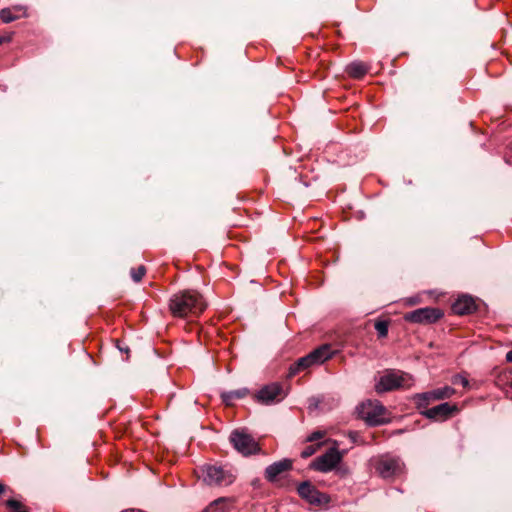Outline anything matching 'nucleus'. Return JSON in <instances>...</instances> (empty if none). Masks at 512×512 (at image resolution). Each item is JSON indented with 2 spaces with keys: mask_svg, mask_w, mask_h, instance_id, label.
I'll return each mask as SVG.
<instances>
[{
  "mask_svg": "<svg viewBox=\"0 0 512 512\" xmlns=\"http://www.w3.org/2000/svg\"><path fill=\"white\" fill-rule=\"evenodd\" d=\"M386 408L378 400H368L359 407V415L369 426H379L384 424Z\"/></svg>",
  "mask_w": 512,
  "mask_h": 512,
  "instance_id": "nucleus-5",
  "label": "nucleus"
},
{
  "mask_svg": "<svg viewBox=\"0 0 512 512\" xmlns=\"http://www.w3.org/2000/svg\"><path fill=\"white\" fill-rule=\"evenodd\" d=\"M317 448L314 445H309L301 451L302 458H309L316 452Z\"/></svg>",
  "mask_w": 512,
  "mask_h": 512,
  "instance_id": "nucleus-23",
  "label": "nucleus"
},
{
  "mask_svg": "<svg viewBox=\"0 0 512 512\" xmlns=\"http://www.w3.org/2000/svg\"><path fill=\"white\" fill-rule=\"evenodd\" d=\"M450 383L453 386H462L463 388H466L469 384L468 379L462 375H455L450 379Z\"/></svg>",
  "mask_w": 512,
  "mask_h": 512,
  "instance_id": "nucleus-22",
  "label": "nucleus"
},
{
  "mask_svg": "<svg viewBox=\"0 0 512 512\" xmlns=\"http://www.w3.org/2000/svg\"><path fill=\"white\" fill-rule=\"evenodd\" d=\"M420 414L433 421H445L448 419V402H443L431 408L421 410Z\"/></svg>",
  "mask_w": 512,
  "mask_h": 512,
  "instance_id": "nucleus-16",
  "label": "nucleus"
},
{
  "mask_svg": "<svg viewBox=\"0 0 512 512\" xmlns=\"http://www.w3.org/2000/svg\"><path fill=\"white\" fill-rule=\"evenodd\" d=\"M26 17H28L27 7L24 5H13L0 10V19L3 23H11Z\"/></svg>",
  "mask_w": 512,
  "mask_h": 512,
  "instance_id": "nucleus-15",
  "label": "nucleus"
},
{
  "mask_svg": "<svg viewBox=\"0 0 512 512\" xmlns=\"http://www.w3.org/2000/svg\"><path fill=\"white\" fill-rule=\"evenodd\" d=\"M5 490H6V486H5L3 483H1V482H0V495H1L2 493H4V492H5Z\"/></svg>",
  "mask_w": 512,
  "mask_h": 512,
  "instance_id": "nucleus-31",
  "label": "nucleus"
},
{
  "mask_svg": "<svg viewBox=\"0 0 512 512\" xmlns=\"http://www.w3.org/2000/svg\"><path fill=\"white\" fill-rule=\"evenodd\" d=\"M117 348L119 349V351L123 352V353H128L129 352V348L127 346L125 347H122L120 346L119 344L117 345Z\"/></svg>",
  "mask_w": 512,
  "mask_h": 512,
  "instance_id": "nucleus-27",
  "label": "nucleus"
},
{
  "mask_svg": "<svg viewBox=\"0 0 512 512\" xmlns=\"http://www.w3.org/2000/svg\"><path fill=\"white\" fill-rule=\"evenodd\" d=\"M413 384L410 374L400 370L388 369L379 377L375 384L377 393H385L400 388H409Z\"/></svg>",
  "mask_w": 512,
  "mask_h": 512,
  "instance_id": "nucleus-2",
  "label": "nucleus"
},
{
  "mask_svg": "<svg viewBox=\"0 0 512 512\" xmlns=\"http://www.w3.org/2000/svg\"><path fill=\"white\" fill-rule=\"evenodd\" d=\"M506 361L512 363V349L506 354Z\"/></svg>",
  "mask_w": 512,
  "mask_h": 512,
  "instance_id": "nucleus-26",
  "label": "nucleus"
},
{
  "mask_svg": "<svg viewBox=\"0 0 512 512\" xmlns=\"http://www.w3.org/2000/svg\"><path fill=\"white\" fill-rule=\"evenodd\" d=\"M286 394L279 383H271L262 387L255 395L256 400L264 405H271L284 399Z\"/></svg>",
  "mask_w": 512,
  "mask_h": 512,
  "instance_id": "nucleus-10",
  "label": "nucleus"
},
{
  "mask_svg": "<svg viewBox=\"0 0 512 512\" xmlns=\"http://www.w3.org/2000/svg\"><path fill=\"white\" fill-rule=\"evenodd\" d=\"M349 436H350L352 442H356V438L358 437V434L356 432H351L349 434Z\"/></svg>",
  "mask_w": 512,
  "mask_h": 512,
  "instance_id": "nucleus-30",
  "label": "nucleus"
},
{
  "mask_svg": "<svg viewBox=\"0 0 512 512\" xmlns=\"http://www.w3.org/2000/svg\"><path fill=\"white\" fill-rule=\"evenodd\" d=\"M229 440L233 447L244 456L256 454L260 451L257 441L244 430H233Z\"/></svg>",
  "mask_w": 512,
  "mask_h": 512,
  "instance_id": "nucleus-6",
  "label": "nucleus"
},
{
  "mask_svg": "<svg viewBox=\"0 0 512 512\" xmlns=\"http://www.w3.org/2000/svg\"><path fill=\"white\" fill-rule=\"evenodd\" d=\"M408 303L411 304V305L417 304L418 303V299L416 297H410L408 299Z\"/></svg>",
  "mask_w": 512,
  "mask_h": 512,
  "instance_id": "nucleus-28",
  "label": "nucleus"
},
{
  "mask_svg": "<svg viewBox=\"0 0 512 512\" xmlns=\"http://www.w3.org/2000/svg\"><path fill=\"white\" fill-rule=\"evenodd\" d=\"M4 43V37L3 36H0V45Z\"/></svg>",
  "mask_w": 512,
  "mask_h": 512,
  "instance_id": "nucleus-33",
  "label": "nucleus"
},
{
  "mask_svg": "<svg viewBox=\"0 0 512 512\" xmlns=\"http://www.w3.org/2000/svg\"><path fill=\"white\" fill-rule=\"evenodd\" d=\"M5 506L12 510V512H29V510L24 507V505L15 499H8L5 502Z\"/></svg>",
  "mask_w": 512,
  "mask_h": 512,
  "instance_id": "nucleus-20",
  "label": "nucleus"
},
{
  "mask_svg": "<svg viewBox=\"0 0 512 512\" xmlns=\"http://www.w3.org/2000/svg\"><path fill=\"white\" fill-rule=\"evenodd\" d=\"M448 392V386H444L442 388H438L432 391L418 393L412 397V400L421 413V410L427 409L429 405L433 404L436 401L442 400L445 398Z\"/></svg>",
  "mask_w": 512,
  "mask_h": 512,
  "instance_id": "nucleus-11",
  "label": "nucleus"
},
{
  "mask_svg": "<svg viewBox=\"0 0 512 512\" xmlns=\"http://www.w3.org/2000/svg\"><path fill=\"white\" fill-rule=\"evenodd\" d=\"M477 305L475 299L467 294L459 295L450 306V312L456 315H467L476 311Z\"/></svg>",
  "mask_w": 512,
  "mask_h": 512,
  "instance_id": "nucleus-13",
  "label": "nucleus"
},
{
  "mask_svg": "<svg viewBox=\"0 0 512 512\" xmlns=\"http://www.w3.org/2000/svg\"><path fill=\"white\" fill-rule=\"evenodd\" d=\"M11 37L10 36H7V37H4V42H8L10 41Z\"/></svg>",
  "mask_w": 512,
  "mask_h": 512,
  "instance_id": "nucleus-32",
  "label": "nucleus"
},
{
  "mask_svg": "<svg viewBox=\"0 0 512 512\" xmlns=\"http://www.w3.org/2000/svg\"><path fill=\"white\" fill-rule=\"evenodd\" d=\"M443 316L441 310L432 307L419 308L405 315V320L411 323L431 324Z\"/></svg>",
  "mask_w": 512,
  "mask_h": 512,
  "instance_id": "nucleus-9",
  "label": "nucleus"
},
{
  "mask_svg": "<svg viewBox=\"0 0 512 512\" xmlns=\"http://www.w3.org/2000/svg\"><path fill=\"white\" fill-rule=\"evenodd\" d=\"M200 477L209 486H228L235 480L230 469L218 465H204Z\"/></svg>",
  "mask_w": 512,
  "mask_h": 512,
  "instance_id": "nucleus-4",
  "label": "nucleus"
},
{
  "mask_svg": "<svg viewBox=\"0 0 512 512\" xmlns=\"http://www.w3.org/2000/svg\"><path fill=\"white\" fill-rule=\"evenodd\" d=\"M348 74L353 78H361L368 72V66L361 61H353L347 66Z\"/></svg>",
  "mask_w": 512,
  "mask_h": 512,
  "instance_id": "nucleus-18",
  "label": "nucleus"
},
{
  "mask_svg": "<svg viewBox=\"0 0 512 512\" xmlns=\"http://www.w3.org/2000/svg\"><path fill=\"white\" fill-rule=\"evenodd\" d=\"M345 451H339L336 447L328 449L323 455L315 458L310 464V468L319 472L332 471L341 461Z\"/></svg>",
  "mask_w": 512,
  "mask_h": 512,
  "instance_id": "nucleus-7",
  "label": "nucleus"
},
{
  "mask_svg": "<svg viewBox=\"0 0 512 512\" xmlns=\"http://www.w3.org/2000/svg\"><path fill=\"white\" fill-rule=\"evenodd\" d=\"M249 394L247 388H240L231 391H224L221 393V399L226 405H233L236 400L242 399Z\"/></svg>",
  "mask_w": 512,
  "mask_h": 512,
  "instance_id": "nucleus-17",
  "label": "nucleus"
},
{
  "mask_svg": "<svg viewBox=\"0 0 512 512\" xmlns=\"http://www.w3.org/2000/svg\"><path fill=\"white\" fill-rule=\"evenodd\" d=\"M379 338H385L388 335L389 324L385 320H378L374 325Z\"/></svg>",
  "mask_w": 512,
  "mask_h": 512,
  "instance_id": "nucleus-19",
  "label": "nucleus"
},
{
  "mask_svg": "<svg viewBox=\"0 0 512 512\" xmlns=\"http://www.w3.org/2000/svg\"><path fill=\"white\" fill-rule=\"evenodd\" d=\"M207 304L202 295L195 290H185L174 294L170 298L169 308L174 316L187 317L188 315H199Z\"/></svg>",
  "mask_w": 512,
  "mask_h": 512,
  "instance_id": "nucleus-1",
  "label": "nucleus"
},
{
  "mask_svg": "<svg viewBox=\"0 0 512 512\" xmlns=\"http://www.w3.org/2000/svg\"><path fill=\"white\" fill-rule=\"evenodd\" d=\"M145 273H146V268L143 265L139 266L138 268H132L130 270L131 278L135 282H140L142 280V278L144 277Z\"/></svg>",
  "mask_w": 512,
  "mask_h": 512,
  "instance_id": "nucleus-21",
  "label": "nucleus"
},
{
  "mask_svg": "<svg viewBox=\"0 0 512 512\" xmlns=\"http://www.w3.org/2000/svg\"><path fill=\"white\" fill-rule=\"evenodd\" d=\"M298 495L312 505H323L329 502V497L321 493L310 481H303L297 487Z\"/></svg>",
  "mask_w": 512,
  "mask_h": 512,
  "instance_id": "nucleus-8",
  "label": "nucleus"
},
{
  "mask_svg": "<svg viewBox=\"0 0 512 512\" xmlns=\"http://www.w3.org/2000/svg\"><path fill=\"white\" fill-rule=\"evenodd\" d=\"M293 462L291 459L284 458L280 461H276L266 467L264 475L268 482H275L278 476L282 475L292 469Z\"/></svg>",
  "mask_w": 512,
  "mask_h": 512,
  "instance_id": "nucleus-14",
  "label": "nucleus"
},
{
  "mask_svg": "<svg viewBox=\"0 0 512 512\" xmlns=\"http://www.w3.org/2000/svg\"><path fill=\"white\" fill-rule=\"evenodd\" d=\"M333 352L331 346L328 344L321 345L314 349L309 354L299 358L289 368V376H294L298 372L306 370L310 367L321 365L330 358H332Z\"/></svg>",
  "mask_w": 512,
  "mask_h": 512,
  "instance_id": "nucleus-3",
  "label": "nucleus"
},
{
  "mask_svg": "<svg viewBox=\"0 0 512 512\" xmlns=\"http://www.w3.org/2000/svg\"><path fill=\"white\" fill-rule=\"evenodd\" d=\"M220 504H224V499L220 498V499H218V500H215V501L211 504L210 508H211V509H213V508H217V507H218V505H220Z\"/></svg>",
  "mask_w": 512,
  "mask_h": 512,
  "instance_id": "nucleus-25",
  "label": "nucleus"
},
{
  "mask_svg": "<svg viewBox=\"0 0 512 512\" xmlns=\"http://www.w3.org/2000/svg\"><path fill=\"white\" fill-rule=\"evenodd\" d=\"M449 411H450V416H452L455 412L458 411V409L455 405H450Z\"/></svg>",
  "mask_w": 512,
  "mask_h": 512,
  "instance_id": "nucleus-29",
  "label": "nucleus"
},
{
  "mask_svg": "<svg viewBox=\"0 0 512 512\" xmlns=\"http://www.w3.org/2000/svg\"><path fill=\"white\" fill-rule=\"evenodd\" d=\"M323 436H324V433L322 431H314L307 437V441L314 442V441H317V440L323 438Z\"/></svg>",
  "mask_w": 512,
  "mask_h": 512,
  "instance_id": "nucleus-24",
  "label": "nucleus"
},
{
  "mask_svg": "<svg viewBox=\"0 0 512 512\" xmlns=\"http://www.w3.org/2000/svg\"><path fill=\"white\" fill-rule=\"evenodd\" d=\"M402 461L398 457L386 456L381 458L376 464V470L383 478H391L402 470Z\"/></svg>",
  "mask_w": 512,
  "mask_h": 512,
  "instance_id": "nucleus-12",
  "label": "nucleus"
}]
</instances>
